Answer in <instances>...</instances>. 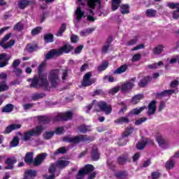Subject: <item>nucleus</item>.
<instances>
[{
  "instance_id": "f257e3e1",
  "label": "nucleus",
  "mask_w": 179,
  "mask_h": 179,
  "mask_svg": "<svg viewBox=\"0 0 179 179\" xmlns=\"http://www.w3.org/2000/svg\"><path fill=\"white\" fill-rule=\"evenodd\" d=\"M94 108V113H105L106 115H110V113L113 112V107L110 105H108L104 101H100L97 102L96 99H94L92 103H90L88 106H85L86 110L85 113L89 114L90 113V110Z\"/></svg>"
},
{
  "instance_id": "f03ea898",
  "label": "nucleus",
  "mask_w": 179,
  "mask_h": 179,
  "mask_svg": "<svg viewBox=\"0 0 179 179\" xmlns=\"http://www.w3.org/2000/svg\"><path fill=\"white\" fill-rule=\"evenodd\" d=\"M94 141V137L87 135H79L74 137L65 136L63 138L64 142H67V143H73V146L83 142V143H90Z\"/></svg>"
},
{
  "instance_id": "7ed1b4c3",
  "label": "nucleus",
  "mask_w": 179,
  "mask_h": 179,
  "mask_svg": "<svg viewBox=\"0 0 179 179\" xmlns=\"http://www.w3.org/2000/svg\"><path fill=\"white\" fill-rule=\"evenodd\" d=\"M43 129L44 127L42 125H38L34 129L26 131L23 136V141L27 142V141H30L31 136H40L43 134Z\"/></svg>"
},
{
  "instance_id": "20e7f679",
  "label": "nucleus",
  "mask_w": 179,
  "mask_h": 179,
  "mask_svg": "<svg viewBox=\"0 0 179 179\" xmlns=\"http://www.w3.org/2000/svg\"><path fill=\"white\" fill-rule=\"evenodd\" d=\"M79 2V6L77 8L76 10L75 11V19L77 21V23H79L80 20L85 16V11L82 10V8L80 6H85V5H88L90 8V0H78Z\"/></svg>"
},
{
  "instance_id": "39448f33",
  "label": "nucleus",
  "mask_w": 179,
  "mask_h": 179,
  "mask_svg": "<svg viewBox=\"0 0 179 179\" xmlns=\"http://www.w3.org/2000/svg\"><path fill=\"white\" fill-rule=\"evenodd\" d=\"M48 79L52 87H57L59 82V69H53L49 72Z\"/></svg>"
},
{
  "instance_id": "423d86ee",
  "label": "nucleus",
  "mask_w": 179,
  "mask_h": 179,
  "mask_svg": "<svg viewBox=\"0 0 179 179\" xmlns=\"http://www.w3.org/2000/svg\"><path fill=\"white\" fill-rule=\"evenodd\" d=\"M135 82H136V77L128 80L120 86V90L124 94L131 93L132 89L135 87Z\"/></svg>"
},
{
  "instance_id": "0eeeda50",
  "label": "nucleus",
  "mask_w": 179,
  "mask_h": 179,
  "mask_svg": "<svg viewBox=\"0 0 179 179\" xmlns=\"http://www.w3.org/2000/svg\"><path fill=\"white\" fill-rule=\"evenodd\" d=\"M73 118V113L72 111H66L62 115V113H58L57 116L53 117V121L59 122L61 121L66 122L71 121Z\"/></svg>"
},
{
  "instance_id": "6e6552de",
  "label": "nucleus",
  "mask_w": 179,
  "mask_h": 179,
  "mask_svg": "<svg viewBox=\"0 0 179 179\" xmlns=\"http://www.w3.org/2000/svg\"><path fill=\"white\" fill-rule=\"evenodd\" d=\"M11 37L12 33H8L2 38V39L0 41V45L2 47V48L4 50H8V48H10V47L15 45V43H16L15 40H10L8 42H7L6 45L5 44V43H6V41H8V40H9Z\"/></svg>"
},
{
  "instance_id": "1a4fd4ad",
  "label": "nucleus",
  "mask_w": 179,
  "mask_h": 179,
  "mask_svg": "<svg viewBox=\"0 0 179 179\" xmlns=\"http://www.w3.org/2000/svg\"><path fill=\"white\" fill-rule=\"evenodd\" d=\"M92 73L91 71L86 73L81 82V85L83 87H87L92 86V85L96 83V78H92Z\"/></svg>"
},
{
  "instance_id": "9d476101",
  "label": "nucleus",
  "mask_w": 179,
  "mask_h": 179,
  "mask_svg": "<svg viewBox=\"0 0 179 179\" xmlns=\"http://www.w3.org/2000/svg\"><path fill=\"white\" fill-rule=\"evenodd\" d=\"M73 50V46H72L68 42H63V45L60 47L58 50L59 55H62V54H69Z\"/></svg>"
},
{
  "instance_id": "9b49d317",
  "label": "nucleus",
  "mask_w": 179,
  "mask_h": 179,
  "mask_svg": "<svg viewBox=\"0 0 179 179\" xmlns=\"http://www.w3.org/2000/svg\"><path fill=\"white\" fill-rule=\"evenodd\" d=\"M94 171V166L92 164H86L83 169H80L78 176H87Z\"/></svg>"
},
{
  "instance_id": "f8f14e48",
  "label": "nucleus",
  "mask_w": 179,
  "mask_h": 179,
  "mask_svg": "<svg viewBox=\"0 0 179 179\" xmlns=\"http://www.w3.org/2000/svg\"><path fill=\"white\" fill-rule=\"evenodd\" d=\"M176 92H178V89L176 90H165L161 92H157L155 94L156 99H163V97H167L168 96H171L174 94Z\"/></svg>"
},
{
  "instance_id": "ddd939ff",
  "label": "nucleus",
  "mask_w": 179,
  "mask_h": 179,
  "mask_svg": "<svg viewBox=\"0 0 179 179\" xmlns=\"http://www.w3.org/2000/svg\"><path fill=\"white\" fill-rule=\"evenodd\" d=\"M117 163L119 166H125L127 163H131V159H129V155L128 153H124L120 155L117 158Z\"/></svg>"
},
{
  "instance_id": "4468645a",
  "label": "nucleus",
  "mask_w": 179,
  "mask_h": 179,
  "mask_svg": "<svg viewBox=\"0 0 179 179\" xmlns=\"http://www.w3.org/2000/svg\"><path fill=\"white\" fill-rule=\"evenodd\" d=\"M17 162V159L15 157H8L5 161V164L6 166H4V170H13L15 164Z\"/></svg>"
},
{
  "instance_id": "2eb2a0df",
  "label": "nucleus",
  "mask_w": 179,
  "mask_h": 179,
  "mask_svg": "<svg viewBox=\"0 0 179 179\" xmlns=\"http://www.w3.org/2000/svg\"><path fill=\"white\" fill-rule=\"evenodd\" d=\"M38 80L39 82V86L41 87H45V89H48L50 83L47 79V74H38Z\"/></svg>"
},
{
  "instance_id": "dca6fc26",
  "label": "nucleus",
  "mask_w": 179,
  "mask_h": 179,
  "mask_svg": "<svg viewBox=\"0 0 179 179\" xmlns=\"http://www.w3.org/2000/svg\"><path fill=\"white\" fill-rule=\"evenodd\" d=\"M29 5L32 6L36 5V0H20L18 1V7L20 9H26Z\"/></svg>"
},
{
  "instance_id": "f3484780",
  "label": "nucleus",
  "mask_w": 179,
  "mask_h": 179,
  "mask_svg": "<svg viewBox=\"0 0 179 179\" xmlns=\"http://www.w3.org/2000/svg\"><path fill=\"white\" fill-rule=\"evenodd\" d=\"M47 157V152L41 153V155H38L36 157L34 158L32 164L34 166H40L44 160H45V158Z\"/></svg>"
},
{
  "instance_id": "a211bd4d",
  "label": "nucleus",
  "mask_w": 179,
  "mask_h": 179,
  "mask_svg": "<svg viewBox=\"0 0 179 179\" xmlns=\"http://www.w3.org/2000/svg\"><path fill=\"white\" fill-rule=\"evenodd\" d=\"M129 117H131V115H129V113H128L127 115H126L125 117H121L120 118L116 119L114 121L115 124H117V125H122L124 124H129Z\"/></svg>"
},
{
  "instance_id": "6ab92c4d",
  "label": "nucleus",
  "mask_w": 179,
  "mask_h": 179,
  "mask_svg": "<svg viewBox=\"0 0 179 179\" xmlns=\"http://www.w3.org/2000/svg\"><path fill=\"white\" fill-rule=\"evenodd\" d=\"M20 128H22V124H11L6 128L3 134L6 135L7 134H10L12 131H16L20 129Z\"/></svg>"
},
{
  "instance_id": "aec40b11",
  "label": "nucleus",
  "mask_w": 179,
  "mask_h": 179,
  "mask_svg": "<svg viewBox=\"0 0 179 179\" xmlns=\"http://www.w3.org/2000/svg\"><path fill=\"white\" fill-rule=\"evenodd\" d=\"M35 177H37V171L29 169L25 171L24 178L22 179H34Z\"/></svg>"
},
{
  "instance_id": "412c9836",
  "label": "nucleus",
  "mask_w": 179,
  "mask_h": 179,
  "mask_svg": "<svg viewBox=\"0 0 179 179\" xmlns=\"http://www.w3.org/2000/svg\"><path fill=\"white\" fill-rule=\"evenodd\" d=\"M100 159V152H99V148L97 147H93L91 150V159L92 162H97Z\"/></svg>"
},
{
  "instance_id": "4be33fe9",
  "label": "nucleus",
  "mask_w": 179,
  "mask_h": 179,
  "mask_svg": "<svg viewBox=\"0 0 179 179\" xmlns=\"http://www.w3.org/2000/svg\"><path fill=\"white\" fill-rule=\"evenodd\" d=\"M152 80V77L147 76L144 77L143 79L140 80V81L138 83V86L140 88L146 87L149 83Z\"/></svg>"
},
{
  "instance_id": "5701e85b",
  "label": "nucleus",
  "mask_w": 179,
  "mask_h": 179,
  "mask_svg": "<svg viewBox=\"0 0 179 179\" xmlns=\"http://www.w3.org/2000/svg\"><path fill=\"white\" fill-rule=\"evenodd\" d=\"M133 66L134 64L131 63H128L127 64H124L120 67L117 68L116 70H115L113 73H115V75L124 73V72H125L127 69H128V66Z\"/></svg>"
},
{
  "instance_id": "b1692460",
  "label": "nucleus",
  "mask_w": 179,
  "mask_h": 179,
  "mask_svg": "<svg viewBox=\"0 0 179 179\" xmlns=\"http://www.w3.org/2000/svg\"><path fill=\"white\" fill-rule=\"evenodd\" d=\"M106 166L110 171H113V173H115L117 171V165L115 164V162H114V160H113L110 158H108L106 161Z\"/></svg>"
},
{
  "instance_id": "393cba45",
  "label": "nucleus",
  "mask_w": 179,
  "mask_h": 179,
  "mask_svg": "<svg viewBox=\"0 0 179 179\" xmlns=\"http://www.w3.org/2000/svg\"><path fill=\"white\" fill-rule=\"evenodd\" d=\"M156 101L152 100L149 104H148V111L147 112V115L150 116L153 115L155 113H156Z\"/></svg>"
},
{
  "instance_id": "a878e982",
  "label": "nucleus",
  "mask_w": 179,
  "mask_h": 179,
  "mask_svg": "<svg viewBox=\"0 0 179 179\" xmlns=\"http://www.w3.org/2000/svg\"><path fill=\"white\" fill-rule=\"evenodd\" d=\"M56 165L59 170H64L66 167L69 166V161L68 160H58L56 162Z\"/></svg>"
},
{
  "instance_id": "bb28decb",
  "label": "nucleus",
  "mask_w": 179,
  "mask_h": 179,
  "mask_svg": "<svg viewBox=\"0 0 179 179\" xmlns=\"http://www.w3.org/2000/svg\"><path fill=\"white\" fill-rule=\"evenodd\" d=\"M78 129L80 134H86L87 132H90L92 131V126L81 124L78 127Z\"/></svg>"
},
{
  "instance_id": "cd10ccee",
  "label": "nucleus",
  "mask_w": 179,
  "mask_h": 179,
  "mask_svg": "<svg viewBox=\"0 0 179 179\" xmlns=\"http://www.w3.org/2000/svg\"><path fill=\"white\" fill-rule=\"evenodd\" d=\"M43 41L45 44H48L49 43H54V34L51 33L45 34L43 36Z\"/></svg>"
},
{
  "instance_id": "c85d7f7f",
  "label": "nucleus",
  "mask_w": 179,
  "mask_h": 179,
  "mask_svg": "<svg viewBox=\"0 0 179 179\" xmlns=\"http://www.w3.org/2000/svg\"><path fill=\"white\" fill-rule=\"evenodd\" d=\"M145 108H146V106H141L139 108H136L134 110L129 112V115H130L131 117H132L133 115H138L141 114V113H142V111L145 110Z\"/></svg>"
},
{
  "instance_id": "c756f323",
  "label": "nucleus",
  "mask_w": 179,
  "mask_h": 179,
  "mask_svg": "<svg viewBox=\"0 0 179 179\" xmlns=\"http://www.w3.org/2000/svg\"><path fill=\"white\" fill-rule=\"evenodd\" d=\"M115 177L117 179H127L128 177V173H127L126 171H119L115 173Z\"/></svg>"
},
{
  "instance_id": "7c9ffc66",
  "label": "nucleus",
  "mask_w": 179,
  "mask_h": 179,
  "mask_svg": "<svg viewBox=\"0 0 179 179\" xmlns=\"http://www.w3.org/2000/svg\"><path fill=\"white\" fill-rule=\"evenodd\" d=\"M24 161L27 164H32L34 162L33 152H27L24 157Z\"/></svg>"
},
{
  "instance_id": "2f4dec72",
  "label": "nucleus",
  "mask_w": 179,
  "mask_h": 179,
  "mask_svg": "<svg viewBox=\"0 0 179 179\" xmlns=\"http://www.w3.org/2000/svg\"><path fill=\"white\" fill-rule=\"evenodd\" d=\"M65 30H66V24L62 23L60 28L59 29V31L55 34L57 37H62L64 36V33L65 32Z\"/></svg>"
},
{
  "instance_id": "473e14b6",
  "label": "nucleus",
  "mask_w": 179,
  "mask_h": 179,
  "mask_svg": "<svg viewBox=\"0 0 179 179\" xmlns=\"http://www.w3.org/2000/svg\"><path fill=\"white\" fill-rule=\"evenodd\" d=\"M164 48V46H163V45H158L157 47H155L152 50V52L155 55H160V54L163 52Z\"/></svg>"
},
{
  "instance_id": "72a5a7b5",
  "label": "nucleus",
  "mask_w": 179,
  "mask_h": 179,
  "mask_svg": "<svg viewBox=\"0 0 179 179\" xmlns=\"http://www.w3.org/2000/svg\"><path fill=\"white\" fill-rule=\"evenodd\" d=\"M55 55L59 56V54L58 53V50L55 49H52L46 54L45 58L46 59H50V58H52V57Z\"/></svg>"
},
{
  "instance_id": "f704fd0d",
  "label": "nucleus",
  "mask_w": 179,
  "mask_h": 179,
  "mask_svg": "<svg viewBox=\"0 0 179 179\" xmlns=\"http://www.w3.org/2000/svg\"><path fill=\"white\" fill-rule=\"evenodd\" d=\"M30 87H33L34 89H38V87H41L38 77L32 78Z\"/></svg>"
},
{
  "instance_id": "c9c22d12",
  "label": "nucleus",
  "mask_w": 179,
  "mask_h": 179,
  "mask_svg": "<svg viewBox=\"0 0 179 179\" xmlns=\"http://www.w3.org/2000/svg\"><path fill=\"white\" fill-rule=\"evenodd\" d=\"M145 15L148 17H155L157 15V11L155 9L149 8L145 10Z\"/></svg>"
},
{
  "instance_id": "e433bc0d",
  "label": "nucleus",
  "mask_w": 179,
  "mask_h": 179,
  "mask_svg": "<svg viewBox=\"0 0 179 179\" xmlns=\"http://www.w3.org/2000/svg\"><path fill=\"white\" fill-rule=\"evenodd\" d=\"M120 10L122 15H127V13H129V6L128 4H123L120 6Z\"/></svg>"
},
{
  "instance_id": "4c0bfd02",
  "label": "nucleus",
  "mask_w": 179,
  "mask_h": 179,
  "mask_svg": "<svg viewBox=\"0 0 179 179\" xmlns=\"http://www.w3.org/2000/svg\"><path fill=\"white\" fill-rule=\"evenodd\" d=\"M12 111H13V105L12 103L6 105L1 109V113H12Z\"/></svg>"
},
{
  "instance_id": "58836bf2",
  "label": "nucleus",
  "mask_w": 179,
  "mask_h": 179,
  "mask_svg": "<svg viewBox=\"0 0 179 179\" xmlns=\"http://www.w3.org/2000/svg\"><path fill=\"white\" fill-rule=\"evenodd\" d=\"M120 5H121V0H112V10L113 12L117 10L120 8Z\"/></svg>"
},
{
  "instance_id": "ea45409f",
  "label": "nucleus",
  "mask_w": 179,
  "mask_h": 179,
  "mask_svg": "<svg viewBox=\"0 0 179 179\" xmlns=\"http://www.w3.org/2000/svg\"><path fill=\"white\" fill-rule=\"evenodd\" d=\"M10 60V57H8V54L6 53V57L1 60L4 62H0V68H5L9 64Z\"/></svg>"
},
{
  "instance_id": "a19ab883",
  "label": "nucleus",
  "mask_w": 179,
  "mask_h": 179,
  "mask_svg": "<svg viewBox=\"0 0 179 179\" xmlns=\"http://www.w3.org/2000/svg\"><path fill=\"white\" fill-rule=\"evenodd\" d=\"M145 98V95L143 94H138L132 97L131 100L133 103L136 104V103H139L140 100H143Z\"/></svg>"
},
{
  "instance_id": "79ce46f5",
  "label": "nucleus",
  "mask_w": 179,
  "mask_h": 179,
  "mask_svg": "<svg viewBox=\"0 0 179 179\" xmlns=\"http://www.w3.org/2000/svg\"><path fill=\"white\" fill-rule=\"evenodd\" d=\"M138 41H139V36H136L132 39H131L130 41H127V43H126V45L127 47H129L131 45H134V44H136V43Z\"/></svg>"
},
{
  "instance_id": "37998d69",
  "label": "nucleus",
  "mask_w": 179,
  "mask_h": 179,
  "mask_svg": "<svg viewBox=\"0 0 179 179\" xmlns=\"http://www.w3.org/2000/svg\"><path fill=\"white\" fill-rule=\"evenodd\" d=\"M6 90H9V85L6 84V80H3L0 83V92H6Z\"/></svg>"
},
{
  "instance_id": "c03bdc74",
  "label": "nucleus",
  "mask_w": 179,
  "mask_h": 179,
  "mask_svg": "<svg viewBox=\"0 0 179 179\" xmlns=\"http://www.w3.org/2000/svg\"><path fill=\"white\" fill-rule=\"evenodd\" d=\"M24 29V24L22 22H17L13 27V30H17V31H22Z\"/></svg>"
},
{
  "instance_id": "a18cd8bd",
  "label": "nucleus",
  "mask_w": 179,
  "mask_h": 179,
  "mask_svg": "<svg viewBox=\"0 0 179 179\" xmlns=\"http://www.w3.org/2000/svg\"><path fill=\"white\" fill-rule=\"evenodd\" d=\"M57 165L56 163L51 164L48 168V173L50 174H55V171H57Z\"/></svg>"
},
{
  "instance_id": "49530a36",
  "label": "nucleus",
  "mask_w": 179,
  "mask_h": 179,
  "mask_svg": "<svg viewBox=\"0 0 179 179\" xmlns=\"http://www.w3.org/2000/svg\"><path fill=\"white\" fill-rule=\"evenodd\" d=\"M19 145V137L14 136L12 141L10 143V148H16V146Z\"/></svg>"
},
{
  "instance_id": "de8ad7c7",
  "label": "nucleus",
  "mask_w": 179,
  "mask_h": 179,
  "mask_svg": "<svg viewBox=\"0 0 179 179\" xmlns=\"http://www.w3.org/2000/svg\"><path fill=\"white\" fill-rule=\"evenodd\" d=\"M67 150L65 147H62L59 148V149H57L55 153H54V156H57V155H65V153H66Z\"/></svg>"
},
{
  "instance_id": "09e8293b",
  "label": "nucleus",
  "mask_w": 179,
  "mask_h": 179,
  "mask_svg": "<svg viewBox=\"0 0 179 179\" xmlns=\"http://www.w3.org/2000/svg\"><path fill=\"white\" fill-rule=\"evenodd\" d=\"M108 68V62H106L103 63L101 65L99 66L97 68L98 72H103V71H106Z\"/></svg>"
},
{
  "instance_id": "8fccbe9b",
  "label": "nucleus",
  "mask_w": 179,
  "mask_h": 179,
  "mask_svg": "<svg viewBox=\"0 0 179 179\" xmlns=\"http://www.w3.org/2000/svg\"><path fill=\"white\" fill-rule=\"evenodd\" d=\"M45 65H47V64L45 62H42L38 66V75H45V73H43L44 68H45Z\"/></svg>"
},
{
  "instance_id": "3c124183",
  "label": "nucleus",
  "mask_w": 179,
  "mask_h": 179,
  "mask_svg": "<svg viewBox=\"0 0 179 179\" xmlns=\"http://www.w3.org/2000/svg\"><path fill=\"white\" fill-rule=\"evenodd\" d=\"M43 97H45V94H44V93L34 94L32 95V100H34V101H36V100L43 99Z\"/></svg>"
},
{
  "instance_id": "603ef678",
  "label": "nucleus",
  "mask_w": 179,
  "mask_h": 179,
  "mask_svg": "<svg viewBox=\"0 0 179 179\" xmlns=\"http://www.w3.org/2000/svg\"><path fill=\"white\" fill-rule=\"evenodd\" d=\"M165 167L166 170H171V169L174 168V162H173L171 159H169L166 162Z\"/></svg>"
},
{
  "instance_id": "864d4df0",
  "label": "nucleus",
  "mask_w": 179,
  "mask_h": 179,
  "mask_svg": "<svg viewBox=\"0 0 179 179\" xmlns=\"http://www.w3.org/2000/svg\"><path fill=\"white\" fill-rule=\"evenodd\" d=\"M134 131V127H129L126 129L124 134H122V138H128L129 135H132V132Z\"/></svg>"
},
{
  "instance_id": "5fc2aeb1",
  "label": "nucleus",
  "mask_w": 179,
  "mask_h": 179,
  "mask_svg": "<svg viewBox=\"0 0 179 179\" xmlns=\"http://www.w3.org/2000/svg\"><path fill=\"white\" fill-rule=\"evenodd\" d=\"M83 50V45H78L71 54L73 55H78V54H80L82 52V50Z\"/></svg>"
},
{
  "instance_id": "6e6d98bb",
  "label": "nucleus",
  "mask_w": 179,
  "mask_h": 179,
  "mask_svg": "<svg viewBox=\"0 0 179 179\" xmlns=\"http://www.w3.org/2000/svg\"><path fill=\"white\" fill-rule=\"evenodd\" d=\"M40 122H43V124H50L51 122V119L48 117H44V116H39Z\"/></svg>"
},
{
  "instance_id": "4d7b16f0",
  "label": "nucleus",
  "mask_w": 179,
  "mask_h": 179,
  "mask_svg": "<svg viewBox=\"0 0 179 179\" xmlns=\"http://www.w3.org/2000/svg\"><path fill=\"white\" fill-rule=\"evenodd\" d=\"M41 30H43V28L41 27H36L31 30L32 36H37V34H40V33H41Z\"/></svg>"
},
{
  "instance_id": "13d9d810",
  "label": "nucleus",
  "mask_w": 179,
  "mask_h": 179,
  "mask_svg": "<svg viewBox=\"0 0 179 179\" xmlns=\"http://www.w3.org/2000/svg\"><path fill=\"white\" fill-rule=\"evenodd\" d=\"M55 132L54 131H46L45 134L43 135L44 139H46V141H48L49 139H51L52 136H54V134Z\"/></svg>"
},
{
  "instance_id": "bf43d9fd",
  "label": "nucleus",
  "mask_w": 179,
  "mask_h": 179,
  "mask_svg": "<svg viewBox=\"0 0 179 179\" xmlns=\"http://www.w3.org/2000/svg\"><path fill=\"white\" fill-rule=\"evenodd\" d=\"M96 3L101 5V3H100V0H90V8H91V9H94V8H96Z\"/></svg>"
},
{
  "instance_id": "052dcab7",
  "label": "nucleus",
  "mask_w": 179,
  "mask_h": 179,
  "mask_svg": "<svg viewBox=\"0 0 179 179\" xmlns=\"http://www.w3.org/2000/svg\"><path fill=\"white\" fill-rule=\"evenodd\" d=\"M120 90H121V86H118V87H114L113 88H112L111 90H109L108 93L109 94H112L114 95L116 93H118V92H120Z\"/></svg>"
},
{
  "instance_id": "680f3d73",
  "label": "nucleus",
  "mask_w": 179,
  "mask_h": 179,
  "mask_svg": "<svg viewBox=\"0 0 179 179\" xmlns=\"http://www.w3.org/2000/svg\"><path fill=\"white\" fill-rule=\"evenodd\" d=\"M148 142L149 141H145L141 143H138L136 145L137 149H138V150H142V149H143V148H145V146H146V145H148Z\"/></svg>"
},
{
  "instance_id": "e2e57ef3",
  "label": "nucleus",
  "mask_w": 179,
  "mask_h": 179,
  "mask_svg": "<svg viewBox=\"0 0 179 179\" xmlns=\"http://www.w3.org/2000/svg\"><path fill=\"white\" fill-rule=\"evenodd\" d=\"M161 65H163V62L160 61L158 63H154L152 64H150L148 66L149 69H156L157 66H160Z\"/></svg>"
},
{
  "instance_id": "0e129e2a",
  "label": "nucleus",
  "mask_w": 179,
  "mask_h": 179,
  "mask_svg": "<svg viewBox=\"0 0 179 179\" xmlns=\"http://www.w3.org/2000/svg\"><path fill=\"white\" fill-rule=\"evenodd\" d=\"M141 58H142V55L139 53L135 54L131 58V62H138V61H140Z\"/></svg>"
},
{
  "instance_id": "69168bd1",
  "label": "nucleus",
  "mask_w": 179,
  "mask_h": 179,
  "mask_svg": "<svg viewBox=\"0 0 179 179\" xmlns=\"http://www.w3.org/2000/svg\"><path fill=\"white\" fill-rule=\"evenodd\" d=\"M26 50L29 54H31V52H34V51H36V48H34V46H33V45H31L30 44H28L26 46Z\"/></svg>"
},
{
  "instance_id": "338daca9",
  "label": "nucleus",
  "mask_w": 179,
  "mask_h": 179,
  "mask_svg": "<svg viewBox=\"0 0 179 179\" xmlns=\"http://www.w3.org/2000/svg\"><path fill=\"white\" fill-rule=\"evenodd\" d=\"M64 131H65L64 127H59L55 129L54 132L56 134V135H62V134H64Z\"/></svg>"
},
{
  "instance_id": "774afa93",
  "label": "nucleus",
  "mask_w": 179,
  "mask_h": 179,
  "mask_svg": "<svg viewBox=\"0 0 179 179\" xmlns=\"http://www.w3.org/2000/svg\"><path fill=\"white\" fill-rule=\"evenodd\" d=\"M162 173L157 171H154L151 173V178L152 179H158L160 178Z\"/></svg>"
}]
</instances>
